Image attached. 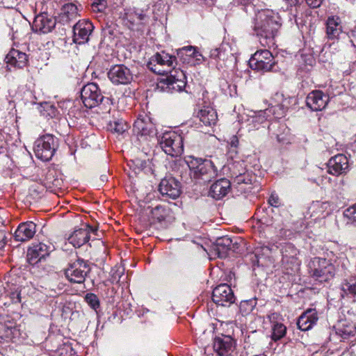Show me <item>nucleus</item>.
I'll return each mask as SVG.
<instances>
[{
  "instance_id": "3c124183",
  "label": "nucleus",
  "mask_w": 356,
  "mask_h": 356,
  "mask_svg": "<svg viewBox=\"0 0 356 356\" xmlns=\"http://www.w3.org/2000/svg\"><path fill=\"white\" fill-rule=\"evenodd\" d=\"M229 143L232 147H237L239 144L238 137L236 136H232L229 139Z\"/></svg>"
},
{
  "instance_id": "c9c22d12",
  "label": "nucleus",
  "mask_w": 356,
  "mask_h": 356,
  "mask_svg": "<svg viewBox=\"0 0 356 356\" xmlns=\"http://www.w3.org/2000/svg\"><path fill=\"white\" fill-rule=\"evenodd\" d=\"M341 289L346 296L356 298V277L343 280L341 284Z\"/></svg>"
},
{
  "instance_id": "cd10ccee",
  "label": "nucleus",
  "mask_w": 356,
  "mask_h": 356,
  "mask_svg": "<svg viewBox=\"0 0 356 356\" xmlns=\"http://www.w3.org/2000/svg\"><path fill=\"white\" fill-rule=\"evenodd\" d=\"M196 116L207 127L215 125L218 121L216 111L209 106H204L200 108L197 112Z\"/></svg>"
},
{
  "instance_id": "5701e85b",
  "label": "nucleus",
  "mask_w": 356,
  "mask_h": 356,
  "mask_svg": "<svg viewBox=\"0 0 356 356\" xmlns=\"http://www.w3.org/2000/svg\"><path fill=\"white\" fill-rule=\"evenodd\" d=\"M52 249L50 245L40 243L28 250L27 260L31 265H35L49 254Z\"/></svg>"
},
{
  "instance_id": "f257e3e1",
  "label": "nucleus",
  "mask_w": 356,
  "mask_h": 356,
  "mask_svg": "<svg viewBox=\"0 0 356 356\" xmlns=\"http://www.w3.org/2000/svg\"><path fill=\"white\" fill-rule=\"evenodd\" d=\"M280 26L278 17L272 10H264L256 15L254 31L262 46L270 47Z\"/></svg>"
},
{
  "instance_id": "8fccbe9b",
  "label": "nucleus",
  "mask_w": 356,
  "mask_h": 356,
  "mask_svg": "<svg viewBox=\"0 0 356 356\" xmlns=\"http://www.w3.org/2000/svg\"><path fill=\"white\" fill-rule=\"evenodd\" d=\"M241 239L238 238H232V245L230 247L229 250H232L233 252L238 251L239 246H240V241Z\"/></svg>"
},
{
  "instance_id": "ea45409f",
  "label": "nucleus",
  "mask_w": 356,
  "mask_h": 356,
  "mask_svg": "<svg viewBox=\"0 0 356 356\" xmlns=\"http://www.w3.org/2000/svg\"><path fill=\"white\" fill-rule=\"evenodd\" d=\"M257 300L255 298L243 300L240 303V310L243 314H250L255 307Z\"/></svg>"
},
{
  "instance_id": "9d476101",
  "label": "nucleus",
  "mask_w": 356,
  "mask_h": 356,
  "mask_svg": "<svg viewBox=\"0 0 356 356\" xmlns=\"http://www.w3.org/2000/svg\"><path fill=\"white\" fill-rule=\"evenodd\" d=\"M81 98L84 106L91 108L101 103L104 99V96L96 83H90L82 88Z\"/></svg>"
},
{
  "instance_id": "1a4fd4ad",
  "label": "nucleus",
  "mask_w": 356,
  "mask_h": 356,
  "mask_svg": "<svg viewBox=\"0 0 356 356\" xmlns=\"http://www.w3.org/2000/svg\"><path fill=\"white\" fill-rule=\"evenodd\" d=\"M170 76L160 81L161 87L168 92H181L186 86V75L181 70H173Z\"/></svg>"
},
{
  "instance_id": "dca6fc26",
  "label": "nucleus",
  "mask_w": 356,
  "mask_h": 356,
  "mask_svg": "<svg viewBox=\"0 0 356 356\" xmlns=\"http://www.w3.org/2000/svg\"><path fill=\"white\" fill-rule=\"evenodd\" d=\"M108 77L113 84L126 85L132 81L133 74L127 66L116 65L109 70Z\"/></svg>"
},
{
  "instance_id": "5fc2aeb1",
  "label": "nucleus",
  "mask_w": 356,
  "mask_h": 356,
  "mask_svg": "<svg viewBox=\"0 0 356 356\" xmlns=\"http://www.w3.org/2000/svg\"><path fill=\"white\" fill-rule=\"evenodd\" d=\"M136 162H137L136 165L138 167V170H141L144 168H145V166H146V162L145 161L137 160Z\"/></svg>"
},
{
  "instance_id": "0eeeda50",
  "label": "nucleus",
  "mask_w": 356,
  "mask_h": 356,
  "mask_svg": "<svg viewBox=\"0 0 356 356\" xmlns=\"http://www.w3.org/2000/svg\"><path fill=\"white\" fill-rule=\"evenodd\" d=\"M90 270L91 268L86 261L78 259L68 265L65 270V275L70 282L82 284Z\"/></svg>"
},
{
  "instance_id": "9b49d317",
  "label": "nucleus",
  "mask_w": 356,
  "mask_h": 356,
  "mask_svg": "<svg viewBox=\"0 0 356 356\" xmlns=\"http://www.w3.org/2000/svg\"><path fill=\"white\" fill-rule=\"evenodd\" d=\"M26 337V334L22 330L20 325L10 321L0 323V342H17Z\"/></svg>"
},
{
  "instance_id": "a18cd8bd",
  "label": "nucleus",
  "mask_w": 356,
  "mask_h": 356,
  "mask_svg": "<svg viewBox=\"0 0 356 356\" xmlns=\"http://www.w3.org/2000/svg\"><path fill=\"white\" fill-rule=\"evenodd\" d=\"M267 318L270 323L271 326L279 323H282L283 321L282 316L277 312L270 313L267 316Z\"/></svg>"
},
{
  "instance_id": "412c9836",
  "label": "nucleus",
  "mask_w": 356,
  "mask_h": 356,
  "mask_svg": "<svg viewBox=\"0 0 356 356\" xmlns=\"http://www.w3.org/2000/svg\"><path fill=\"white\" fill-rule=\"evenodd\" d=\"M159 191L162 195L176 199L181 193L180 183L172 177H165L159 184Z\"/></svg>"
},
{
  "instance_id": "aec40b11",
  "label": "nucleus",
  "mask_w": 356,
  "mask_h": 356,
  "mask_svg": "<svg viewBox=\"0 0 356 356\" xmlns=\"http://www.w3.org/2000/svg\"><path fill=\"white\" fill-rule=\"evenodd\" d=\"M93 29L94 26L90 21H79L73 26V41L79 44H85L88 41Z\"/></svg>"
},
{
  "instance_id": "4d7b16f0",
  "label": "nucleus",
  "mask_w": 356,
  "mask_h": 356,
  "mask_svg": "<svg viewBox=\"0 0 356 356\" xmlns=\"http://www.w3.org/2000/svg\"><path fill=\"white\" fill-rule=\"evenodd\" d=\"M288 4L291 6H296L298 3V0H286Z\"/></svg>"
},
{
  "instance_id": "393cba45",
  "label": "nucleus",
  "mask_w": 356,
  "mask_h": 356,
  "mask_svg": "<svg viewBox=\"0 0 356 356\" xmlns=\"http://www.w3.org/2000/svg\"><path fill=\"white\" fill-rule=\"evenodd\" d=\"M231 189L230 181L225 178L216 181L210 187L209 195L216 200H220L226 196Z\"/></svg>"
},
{
  "instance_id": "f3484780",
  "label": "nucleus",
  "mask_w": 356,
  "mask_h": 356,
  "mask_svg": "<svg viewBox=\"0 0 356 356\" xmlns=\"http://www.w3.org/2000/svg\"><path fill=\"white\" fill-rule=\"evenodd\" d=\"M97 229L92 227L88 225H84L83 227L75 229L71 234L67 240L74 248H80L86 243L90 238V234L97 236Z\"/></svg>"
},
{
  "instance_id": "09e8293b",
  "label": "nucleus",
  "mask_w": 356,
  "mask_h": 356,
  "mask_svg": "<svg viewBox=\"0 0 356 356\" xmlns=\"http://www.w3.org/2000/svg\"><path fill=\"white\" fill-rule=\"evenodd\" d=\"M268 203L273 207H278L280 203V199L277 195L272 193L269 197Z\"/></svg>"
},
{
  "instance_id": "39448f33",
  "label": "nucleus",
  "mask_w": 356,
  "mask_h": 356,
  "mask_svg": "<svg viewBox=\"0 0 356 356\" xmlns=\"http://www.w3.org/2000/svg\"><path fill=\"white\" fill-rule=\"evenodd\" d=\"M159 144L165 153L171 156H178L184 152L183 138L174 131L164 133Z\"/></svg>"
},
{
  "instance_id": "680f3d73",
  "label": "nucleus",
  "mask_w": 356,
  "mask_h": 356,
  "mask_svg": "<svg viewBox=\"0 0 356 356\" xmlns=\"http://www.w3.org/2000/svg\"><path fill=\"white\" fill-rule=\"evenodd\" d=\"M60 180L58 179H55L54 180V182L53 183L54 185H55L56 186H60Z\"/></svg>"
},
{
  "instance_id": "c756f323",
  "label": "nucleus",
  "mask_w": 356,
  "mask_h": 356,
  "mask_svg": "<svg viewBox=\"0 0 356 356\" xmlns=\"http://www.w3.org/2000/svg\"><path fill=\"white\" fill-rule=\"evenodd\" d=\"M78 17V8L74 3L65 4L60 14L59 15V22L63 24H69L75 20Z\"/></svg>"
},
{
  "instance_id": "2f4dec72",
  "label": "nucleus",
  "mask_w": 356,
  "mask_h": 356,
  "mask_svg": "<svg viewBox=\"0 0 356 356\" xmlns=\"http://www.w3.org/2000/svg\"><path fill=\"white\" fill-rule=\"evenodd\" d=\"M232 245V238L224 236L216 239L212 249L218 257L222 258L226 257L227 251L229 250Z\"/></svg>"
},
{
  "instance_id": "6e6d98bb",
  "label": "nucleus",
  "mask_w": 356,
  "mask_h": 356,
  "mask_svg": "<svg viewBox=\"0 0 356 356\" xmlns=\"http://www.w3.org/2000/svg\"><path fill=\"white\" fill-rule=\"evenodd\" d=\"M103 0H99V3H93L92 7L97 8L98 10H101L102 8L104 7V4L103 3Z\"/></svg>"
},
{
  "instance_id": "72a5a7b5",
  "label": "nucleus",
  "mask_w": 356,
  "mask_h": 356,
  "mask_svg": "<svg viewBox=\"0 0 356 356\" xmlns=\"http://www.w3.org/2000/svg\"><path fill=\"white\" fill-rule=\"evenodd\" d=\"M355 332L356 327L355 325L346 321H341L336 326V334L343 340L353 336Z\"/></svg>"
},
{
  "instance_id": "2eb2a0df",
  "label": "nucleus",
  "mask_w": 356,
  "mask_h": 356,
  "mask_svg": "<svg viewBox=\"0 0 356 356\" xmlns=\"http://www.w3.org/2000/svg\"><path fill=\"white\" fill-rule=\"evenodd\" d=\"M236 340L229 335L221 334L213 339L214 351L219 356H231L236 350Z\"/></svg>"
},
{
  "instance_id": "c03bdc74",
  "label": "nucleus",
  "mask_w": 356,
  "mask_h": 356,
  "mask_svg": "<svg viewBox=\"0 0 356 356\" xmlns=\"http://www.w3.org/2000/svg\"><path fill=\"white\" fill-rule=\"evenodd\" d=\"M344 215L353 222H356V204L348 208Z\"/></svg>"
},
{
  "instance_id": "4be33fe9",
  "label": "nucleus",
  "mask_w": 356,
  "mask_h": 356,
  "mask_svg": "<svg viewBox=\"0 0 356 356\" xmlns=\"http://www.w3.org/2000/svg\"><path fill=\"white\" fill-rule=\"evenodd\" d=\"M329 102V96L321 90L310 92L306 98L307 106L314 111H322Z\"/></svg>"
},
{
  "instance_id": "4468645a",
  "label": "nucleus",
  "mask_w": 356,
  "mask_h": 356,
  "mask_svg": "<svg viewBox=\"0 0 356 356\" xmlns=\"http://www.w3.org/2000/svg\"><path fill=\"white\" fill-rule=\"evenodd\" d=\"M212 300L217 305L229 307L235 302V296L231 287L226 284L216 286L212 293Z\"/></svg>"
},
{
  "instance_id": "ddd939ff",
  "label": "nucleus",
  "mask_w": 356,
  "mask_h": 356,
  "mask_svg": "<svg viewBox=\"0 0 356 356\" xmlns=\"http://www.w3.org/2000/svg\"><path fill=\"white\" fill-rule=\"evenodd\" d=\"M124 19L127 21V24H129V29L141 31L149 22V17L144 10L134 8L125 12Z\"/></svg>"
},
{
  "instance_id": "423d86ee",
  "label": "nucleus",
  "mask_w": 356,
  "mask_h": 356,
  "mask_svg": "<svg viewBox=\"0 0 356 356\" xmlns=\"http://www.w3.org/2000/svg\"><path fill=\"white\" fill-rule=\"evenodd\" d=\"M175 61L176 58L175 56L162 51L161 53H156L150 58L147 63V67L156 74H165L172 71L170 68Z\"/></svg>"
},
{
  "instance_id": "7ed1b4c3",
  "label": "nucleus",
  "mask_w": 356,
  "mask_h": 356,
  "mask_svg": "<svg viewBox=\"0 0 356 356\" xmlns=\"http://www.w3.org/2000/svg\"><path fill=\"white\" fill-rule=\"evenodd\" d=\"M309 273L312 277L320 282H328L335 275V267L325 258L314 257L309 263Z\"/></svg>"
},
{
  "instance_id": "a19ab883",
  "label": "nucleus",
  "mask_w": 356,
  "mask_h": 356,
  "mask_svg": "<svg viewBox=\"0 0 356 356\" xmlns=\"http://www.w3.org/2000/svg\"><path fill=\"white\" fill-rule=\"evenodd\" d=\"M127 126L122 120H115L111 122L108 124V129L117 134H122L127 129Z\"/></svg>"
},
{
  "instance_id": "f704fd0d",
  "label": "nucleus",
  "mask_w": 356,
  "mask_h": 356,
  "mask_svg": "<svg viewBox=\"0 0 356 356\" xmlns=\"http://www.w3.org/2000/svg\"><path fill=\"white\" fill-rule=\"evenodd\" d=\"M224 57L225 52L222 51L220 49L216 48L212 49L209 54V58L211 60L209 61L208 64L220 70L225 65L223 62H222L224 60Z\"/></svg>"
},
{
  "instance_id": "e433bc0d",
  "label": "nucleus",
  "mask_w": 356,
  "mask_h": 356,
  "mask_svg": "<svg viewBox=\"0 0 356 356\" xmlns=\"http://www.w3.org/2000/svg\"><path fill=\"white\" fill-rule=\"evenodd\" d=\"M184 52L188 54V56L195 58V60L198 63L206 60V58L197 50L195 47L186 46L178 50V54H183Z\"/></svg>"
},
{
  "instance_id": "37998d69",
  "label": "nucleus",
  "mask_w": 356,
  "mask_h": 356,
  "mask_svg": "<svg viewBox=\"0 0 356 356\" xmlns=\"http://www.w3.org/2000/svg\"><path fill=\"white\" fill-rule=\"evenodd\" d=\"M270 109H266L265 111H259L258 115L252 118V122L258 124H263L267 120L268 113H270Z\"/></svg>"
},
{
  "instance_id": "a878e982",
  "label": "nucleus",
  "mask_w": 356,
  "mask_h": 356,
  "mask_svg": "<svg viewBox=\"0 0 356 356\" xmlns=\"http://www.w3.org/2000/svg\"><path fill=\"white\" fill-rule=\"evenodd\" d=\"M327 167L330 174L341 175L345 172L348 168V159L343 154H337L329 160Z\"/></svg>"
},
{
  "instance_id": "473e14b6",
  "label": "nucleus",
  "mask_w": 356,
  "mask_h": 356,
  "mask_svg": "<svg viewBox=\"0 0 356 356\" xmlns=\"http://www.w3.org/2000/svg\"><path fill=\"white\" fill-rule=\"evenodd\" d=\"M298 250L291 244L286 245L282 251V262L291 264L293 266H299L298 259Z\"/></svg>"
},
{
  "instance_id": "f03ea898",
  "label": "nucleus",
  "mask_w": 356,
  "mask_h": 356,
  "mask_svg": "<svg viewBox=\"0 0 356 356\" xmlns=\"http://www.w3.org/2000/svg\"><path fill=\"white\" fill-rule=\"evenodd\" d=\"M185 162L189 168L191 177L197 181L205 184L217 176V170L211 160L188 156Z\"/></svg>"
},
{
  "instance_id": "bf43d9fd",
  "label": "nucleus",
  "mask_w": 356,
  "mask_h": 356,
  "mask_svg": "<svg viewBox=\"0 0 356 356\" xmlns=\"http://www.w3.org/2000/svg\"><path fill=\"white\" fill-rule=\"evenodd\" d=\"M101 181L104 183L108 181V177L106 175H102L100 177Z\"/></svg>"
},
{
  "instance_id": "c85d7f7f",
  "label": "nucleus",
  "mask_w": 356,
  "mask_h": 356,
  "mask_svg": "<svg viewBox=\"0 0 356 356\" xmlns=\"http://www.w3.org/2000/svg\"><path fill=\"white\" fill-rule=\"evenodd\" d=\"M6 63L13 67L22 68L28 63L27 55L17 49H11L6 57Z\"/></svg>"
},
{
  "instance_id": "58836bf2",
  "label": "nucleus",
  "mask_w": 356,
  "mask_h": 356,
  "mask_svg": "<svg viewBox=\"0 0 356 356\" xmlns=\"http://www.w3.org/2000/svg\"><path fill=\"white\" fill-rule=\"evenodd\" d=\"M272 327V339L277 341L282 338L286 331V326L282 323H279L271 326Z\"/></svg>"
},
{
  "instance_id": "4c0bfd02",
  "label": "nucleus",
  "mask_w": 356,
  "mask_h": 356,
  "mask_svg": "<svg viewBox=\"0 0 356 356\" xmlns=\"http://www.w3.org/2000/svg\"><path fill=\"white\" fill-rule=\"evenodd\" d=\"M256 177L252 172L240 173L234 179V183L236 184H252L255 181Z\"/></svg>"
},
{
  "instance_id": "6e6552de",
  "label": "nucleus",
  "mask_w": 356,
  "mask_h": 356,
  "mask_svg": "<svg viewBox=\"0 0 356 356\" xmlns=\"http://www.w3.org/2000/svg\"><path fill=\"white\" fill-rule=\"evenodd\" d=\"M275 63L273 54L267 49L257 51L249 60L252 70L263 72L273 70Z\"/></svg>"
},
{
  "instance_id": "603ef678",
  "label": "nucleus",
  "mask_w": 356,
  "mask_h": 356,
  "mask_svg": "<svg viewBox=\"0 0 356 356\" xmlns=\"http://www.w3.org/2000/svg\"><path fill=\"white\" fill-rule=\"evenodd\" d=\"M6 234L3 232L0 231V250L2 249L6 245Z\"/></svg>"
},
{
  "instance_id": "20e7f679",
  "label": "nucleus",
  "mask_w": 356,
  "mask_h": 356,
  "mask_svg": "<svg viewBox=\"0 0 356 356\" xmlns=\"http://www.w3.org/2000/svg\"><path fill=\"white\" fill-rule=\"evenodd\" d=\"M58 147V139L53 135L46 134L35 140L34 152L38 159L48 161L52 158Z\"/></svg>"
},
{
  "instance_id": "7c9ffc66",
  "label": "nucleus",
  "mask_w": 356,
  "mask_h": 356,
  "mask_svg": "<svg viewBox=\"0 0 356 356\" xmlns=\"http://www.w3.org/2000/svg\"><path fill=\"white\" fill-rule=\"evenodd\" d=\"M341 21L339 17L334 16L328 17L326 22V33L329 39L334 40L339 37L342 32Z\"/></svg>"
},
{
  "instance_id": "79ce46f5",
  "label": "nucleus",
  "mask_w": 356,
  "mask_h": 356,
  "mask_svg": "<svg viewBox=\"0 0 356 356\" xmlns=\"http://www.w3.org/2000/svg\"><path fill=\"white\" fill-rule=\"evenodd\" d=\"M85 300L88 303V305L95 310L99 307V298L94 293H87L85 296Z\"/></svg>"
},
{
  "instance_id": "13d9d810",
  "label": "nucleus",
  "mask_w": 356,
  "mask_h": 356,
  "mask_svg": "<svg viewBox=\"0 0 356 356\" xmlns=\"http://www.w3.org/2000/svg\"><path fill=\"white\" fill-rule=\"evenodd\" d=\"M12 298L15 302H19L20 301V294L17 293L16 294V297H13Z\"/></svg>"
},
{
  "instance_id": "f8f14e48",
  "label": "nucleus",
  "mask_w": 356,
  "mask_h": 356,
  "mask_svg": "<svg viewBox=\"0 0 356 356\" xmlns=\"http://www.w3.org/2000/svg\"><path fill=\"white\" fill-rule=\"evenodd\" d=\"M133 131L138 136L144 137L145 138H152L157 134L155 124L152 122L151 118L146 115H140L135 120Z\"/></svg>"
},
{
  "instance_id": "864d4df0",
  "label": "nucleus",
  "mask_w": 356,
  "mask_h": 356,
  "mask_svg": "<svg viewBox=\"0 0 356 356\" xmlns=\"http://www.w3.org/2000/svg\"><path fill=\"white\" fill-rule=\"evenodd\" d=\"M350 38L352 44L356 47V29L352 31Z\"/></svg>"
},
{
  "instance_id": "49530a36",
  "label": "nucleus",
  "mask_w": 356,
  "mask_h": 356,
  "mask_svg": "<svg viewBox=\"0 0 356 356\" xmlns=\"http://www.w3.org/2000/svg\"><path fill=\"white\" fill-rule=\"evenodd\" d=\"M123 272L124 269L120 267L112 269V282H119Z\"/></svg>"
},
{
  "instance_id": "a211bd4d",
  "label": "nucleus",
  "mask_w": 356,
  "mask_h": 356,
  "mask_svg": "<svg viewBox=\"0 0 356 356\" xmlns=\"http://www.w3.org/2000/svg\"><path fill=\"white\" fill-rule=\"evenodd\" d=\"M152 223H159L161 227H166L174 220L171 209L166 205H157L151 210Z\"/></svg>"
},
{
  "instance_id": "052dcab7",
  "label": "nucleus",
  "mask_w": 356,
  "mask_h": 356,
  "mask_svg": "<svg viewBox=\"0 0 356 356\" xmlns=\"http://www.w3.org/2000/svg\"><path fill=\"white\" fill-rule=\"evenodd\" d=\"M262 250H263V252H264V253H266V254H268V253H269V252H270V248H269L268 246H265V247H264V248H262Z\"/></svg>"
},
{
  "instance_id": "bb28decb",
  "label": "nucleus",
  "mask_w": 356,
  "mask_h": 356,
  "mask_svg": "<svg viewBox=\"0 0 356 356\" xmlns=\"http://www.w3.org/2000/svg\"><path fill=\"white\" fill-rule=\"evenodd\" d=\"M318 319L316 309H308L299 317L297 325L300 330L307 331L316 323Z\"/></svg>"
},
{
  "instance_id": "6ab92c4d",
  "label": "nucleus",
  "mask_w": 356,
  "mask_h": 356,
  "mask_svg": "<svg viewBox=\"0 0 356 356\" xmlns=\"http://www.w3.org/2000/svg\"><path fill=\"white\" fill-rule=\"evenodd\" d=\"M56 24L55 18L47 13L44 12L35 17L32 29L36 33H48L53 30Z\"/></svg>"
},
{
  "instance_id": "de8ad7c7",
  "label": "nucleus",
  "mask_w": 356,
  "mask_h": 356,
  "mask_svg": "<svg viewBox=\"0 0 356 356\" xmlns=\"http://www.w3.org/2000/svg\"><path fill=\"white\" fill-rule=\"evenodd\" d=\"M324 0H305V2L308 6L312 8H319Z\"/></svg>"
},
{
  "instance_id": "b1692460",
  "label": "nucleus",
  "mask_w": 356,
  "mask_h": 356,
  "mask_svg": "<svg viewBox=\"0 0 356 356\" xmlns=\"http://www.w3.org/2000/svg\"><path fill=\"white\" fill-rule=\"evenodd\" d=\"M36 232V225L28 221L19 225L14 234L15 241L24 242L32 238Z\"/></svg>"
}]
</instances>
